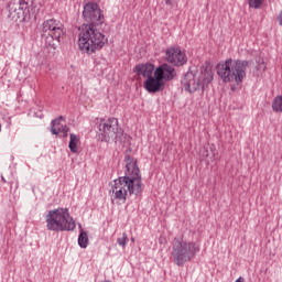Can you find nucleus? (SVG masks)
Returning a JSON list of instances; mask_svg holds the SVG:
<instances>
[{
    "label": "nucleus",
    "instance_id": "nucleus-2",
    "mask_svg": "<svg viewBox=\"0 0 282 282\" xmlns=\"http://www.w3.org/2000/svg\"><path fill=\"white\" fill-rule=\"evenodd\" d=\"M124 162L126 175L116 178L111 185L112 202L115 199L127 202V195H140L142 193V176L140 175L138 163L129 154L126 155Z\"/></svg>",
    "mask_w": 282,
    "mask_h": 282
},
{
    "label": "nucleus",
    "instance_id": "nucleus-17",
    "mask_svg": "<svg viewBox=\"0 0 282 282\" xmlns=\"http://www.w3.org/2000/svg\"><path fill=\"white\" fill-rule=\"evenodd\" d=\"M69 138L70 140L68 143V149L72 151V153H78V137L74 133H70Z\"/></svg>",
    "mask_w": 282,
    "mask_h": 282
},
{
    "label": "nucleus",
    "instance_id": "nucleus-15",
    "mask_svg": "<svg viewBox=\"0 0 282 282\" xmlns=\"http://www.w3.org/2000/svg\"><path fill=\"white\" fill-rule=\"evenodd\" d=\"M61 120H63V116H59V118L54 119L51 122V133L53 135H58L61 133V129L63 127V124L61 123Z\"/></svg>",
    "mask_w": 282,
    "mask_h": 282
},
{
    "label": "nucleus",
    "instance_id": "nucleus-23",
    "mask_svg": "<svg viewBox=\"0 0 282 282\" xmlns=\"http://www.w3.org/2000/svg\"><path fill=\"white\" fill-rule=\"evenodd\" d=\"M166 6L173 8V0H165Z\"/></svg>",
    "mask_w": 282,
    "mask_h": 282
},
{
    "label": "nucleus",
    "instance_id": "nucleus-20",
    "mask_svg": "<svg viewBox=\"0 0 282 282\" xmlns=\"http://www.w3.org/2000/svg\"><path fill=\"white\" fill-rule=\"evenodd\" d=\"M249 8H254L256 10H259L261 6L263 4V0H249Z\"/></svg>",
    "mask_w": 282,
    "mask_h": 282
},
{
    "label": "nucleus",
    "instance_id": "nucleus-4",
    "mask_svg": "<svg viewBox=\"0 0 282 282\" xmlns=\"http://www.w3.org/2000/svg\"><path fill=\"white\" fill-rule=\"evenodd\" d=\"M182 85L185 91L195 94V91H204L209 83H213V68L209 65L203 66L197 70L187 72L183 79Z\"/></svg>",
    "mask_w": 282,
    "mask_h": 282
},
{
    "label": "nucleus",
    "instance_id": "nucleus-7",
    "mask_svg": "<svg viewBox=\"0 0 282 282\" xmlns=\"http://www.w3.org/2000/svg\"><path fill=\"white\" fill-rule=\"evenodd\" d=\"M129 140L131 137L122 132V128L118 124L117 118L100 119L99 122V140L101 142H122Z\"/></svg>",
    "mask_w": 282,
    "mask_h": 282
},
{
    "label": "nucleus",
    "instance_id": "nucleus-22",
    "mask_svg": "<svg viewBox=\"0 0 282 282\" xmlns=\"http://www.w3.org/2000/svg\"><path fill=\"white\" fill-rule=\"evenodd\" d=\"M276 20H278L279 25L282 26V11L279 13Z\"/></svg>",
    "mask_w": 282,
    "mask_h": 282
},
{
    "label": "nucleus",
    "instance_id": "nucleus-25",
    "mask_svg": "<svg viewBox=\"0 0 282 282\" xmlns=\"http://www.w3.org/2000/svg\"><path fill=\"white\" fill-rule=\"evenodd\" d=\"M2 182H6V178L2 177Z\"/></svg>",
    "mask_w": 282,
    "mask_h": 282
},
{
    "label": "nucleus",
    "instance_id": "nucleus-14",
    "mask_svg": "<svg viewBox=\"0 0 282 282\" xmlns=\"http://www.w3.org/2000/svg\"><path fill=\"white\" fill-rule=\"evenodd\" d=\"M42 41L48 50H56L61 43V36L54 34L43 33Z\"/></svg>",
    "mask_w": 282,
    "mask_h": 282
},
{
    "label": "nucleus",
    "instance_id": "nucleus-24",
    "mask_svg": "<svg viewBox=\"0 0 282 282\" xmlns=\"http://www.w3.org/2000/svg\"><path fill=\"white\" fill-rule=\"evenodd\" d=\"M235 282H246L243 278H238Z\"/></svg>",
    "mask_w": 282,
    "mask_h": 282
},
{
    "label": "nucleus",
    "instance_id": "nucleus-12",
    "mask_svg": "<svg viewBox=\"0 0 282 282\" xmlns=\"http://www.w3.org/2000/svg\"><path fill=\"white\" fill-rule=\"evenodd\" d=\"M143 87L145 91H149V94H158V91H162V89H164V82H162L159 76L149 77L143 83Z\"/></svg>",
    "mask_w": 282,
    "mask_h": 282
},
{
    "label": "nucleus",
    "instance_id": "nucleus-8",
    "mask_svg": "<svg viewBox=\"0 0 282 282\" xmlns=\"http://www.w3.org/2000/svg\"><path fill=\"white\" fill-rule=\"evenodd\" d=\"M8 8L9 19L11 21H20V23L36 14V3L34 0H11Z\"/></svg>",
    "mask_w": 282,
    "mask_h": 282
},
{
    "label": "nucleus",
    "instance_id": "nucleus-19",
    "mask_svg": "<svg viewBox=\"0 0 282 282\" xmlns=\"http://www.w3.org/2000/svg\"><path fill=\"white\" fill-rule=\"evenodd\" d=\"M127 241H129V237L127 236V232L122 234V237L117 239V243L121 246V248H126Z\"/></svg>",
    "mask_w": 282,
    "mask_h": 282
},
{
    "label": "nucleus",
    "instance_id": "nucleus-11",
    "mask_svg": "<svg viewBox=\"0 0 282 282\" xmlns=\"http://www.w3.org/2000/svg\"><path fill=\"white\" fill-rule=\"evenodd\" d=\"M154 76H158L160 80H173L177 76L175 68L169 64H162L154 70Z\"/></svg>",
    "mask_w": 282,
    "mask_h": 282
},
{
    "label": "nucleus",
    "instance_id": "nucleus-9",
    "mask_svg": "<svg viewBox=\"0 0 282 282\" xmlns=\"http://www.w3.org/2000/svg\"><path fill=\"white\" fill-rule=\"evenodd\" d=\"M166 61L175 67H182L188 63V57L184 51H181L180 47H171L165 52Z\"/></svg>",
    "mask_w": 282,
    "mask_h": 282
},
{
    "label": "nucleus",
    "instance_id": "nucleus-21",
    "mask_svg": "<svg viewBox=\"0 0 282 282\" xmlns=\"http://www.w3.org/2000/svg\"><path fill=\"white\" fill-rule=\"evenodd\" d=\"M59 133H62L61 138H67L69 133V127H67V124L62 126Z\"/></svg>",
    "mask_w": 282,
    "mask_h": 282
},
{
    "label": "nucleus",
    "instance_id": "nucleus-16",
    "mask_svg": "<svg viewBox=\"0 0 282 282\" xmlns=\"http://www.w3.org/2000/svg\"><path fill=\"white\" fill-rule=\"evenodd\" d=\"M78 246L82 248H87V246H89V236L87 231H84L83 229L80 230L78 236Z\"/></svg>",
    "mask_w": 282,
    "mask_h": 282
},
{
    "label": "nucleus",
    "instance_id": "nucleus-18",
    "mask_svg": "<svg viewBox=\"0 0 282 282\" xmlns=\"http://www.w3.org/2000/svg\"><path fill=\"white\" fill-rule=\"evenodd\" d=\"M273 111H281L282 112V95L275 97L272 104Z\"/></svg>",
    "mask_w": 282,
    "mask_h": 282
},
{
    "label": "nucleus",
    "instance_id": "nucleus-5",
    "mask_svg": "<svg viewBox=\"0 0 282 282\" xmlns=\"http://www.w3.org/2000/svg\"><path fill=\"white\" fill-rule=\"evenodd\" d=\"M197 252H199V245L195 241H188L182 237H175L172 241L171 254L175 265H178V268L195 259Z\"/></svg>",
    "mask_w": 282,
    "mask_h": 282
},
{
    "label": "nucleus",
    "instance_id": "nucleus-6",
    "mask_svg": "<svg viewBox=\"0 0 282 282\" xmlns=\"http://www.w3.org/2000/svg\"><path fill=\"white\" fill-rule=\"evenodd\" d=\"M46 228L53 232H69L76 230V223L69 216L67 208H57L48 210L46 217Z\"/></svg>",
    "mask_w": 282,
    "mask_h": 282
},
{
    "label": "nucleus",
    "instance_id": "nucleus-3",
    "mask_svg": "<svg viewBox=\"0 0 282 282\" xmlns=\"http://www.w3.org/2000/svg\"><path fill=\"white\" fill-rule=\"evenodd\" d=\"M248 61L228 58L216 66V72L223 83H243Z\"/></svg>",
    "mask_w": 282,
    "mask_h": 282
},
{
    "label": "nucleus",
    "instance_id": "nucleus-10",
    "mask_svg": "<svg viewBox=\"0 0 282 282\" xmlns=\"http://www.w3.org/2000/svg\"><path fill=\"white\" fill-rule=\"evenodd\" d=\"M43 34H53L54 36H65V26L59 20L48 19L42 23Z\"/></svg>",
    "mask_w": 282,
    "mask_h": 282
},
{
    "label": "nucleus",
    "instance_id": "nucleus-1",
    "mask_svg": "<svg viewBox=\"0 0 282 282\" xmlns=\"http://www.w3.org/2000/svg\"><path fill=\"white\" fill-rule=\"evenodd\" d=\"M83 19L88 24H83L80 28L79 50L86 54H94L98 50H102L109 41L100 32V25L105 23V15L97 3L88 2L84 6Z\"/></svg>",
    "mask_w": 282,
    "mask_h": 282
},
{
    "label": "nucleus",
    "instance_id": "nucleus-13",
    "mask_svg": "<svg viewBox=\"0 0 282 282\" xmlns=\"http://www.w3.org/2000/svg\"><path fill=\"white\" fill-rule=\"evenodd\" d=\"M154 69H155V66L151 63L138 64L134 67L135 74H138L139 76H142L143 78H147V79L153 77Z\"/></svg>",
    "mask_w": 282,
    "mask_h": 282
}]
</instances>
